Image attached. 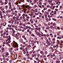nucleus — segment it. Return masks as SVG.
Instances as JSON below:
<instances>
[{"instance_id":"nucleus-58","label":"nucleus","mask_w":63,"mask_h":63,"mask_svg":"<svg viewBox=\"0 0 63 63\" xmlns=\"http://www.w3.org/2000/svg\"><path fill=\"white\" fill-rule=\"evenodd\" d=\"M3 32V31H0L1 33H2Z\"/></svg>"},{"instance_id":"nucleus-42","label":"nucleus","mask_w":63,"mask_h":63,"mask_svg":"<svg viewBox=\"0 0 63 63\" xmlns=\"http://www.w3.org/2000/svg\"><path fill=\"white\" fill-rule=\"evenodd\" d=\"M57 28L58 29V30H60V28L59 27H57Z\"/></svg>"},{"instance_id":"nucleus-23","label":"nucleus","mask_w":63,"mask_h":63,"mask_svg":"<svg viewBox=\"0 0 63 63\" xmlns=\"http://www.w3.org/2000/svg\"><path fill=\"white\" fill-rule=\"evenodd\" d=\"M23 59L24 60H25V61H26V58L25 57H24L23 58Z\"/></svg>"},{"instance_id":"nucleus-8","label":"nucleus","mask_w":63,"mask_h":63,"mask_svg":"<svg viewBox=\"0 0 63 63\" xmlns=\"http://www.w3.org/2000/svg\"><path fill=\"white\" fill-rule=\"evenodd\" d=\"M14 47H18V46L17 44H16V45H15Z\"/></svg>"},{"instance_id":"nucleus-1","label":"nucleus","mask_w":63,"mask_h":63,"mask_svg":"<svg viewBox=\"0 0 63 63\" xmlns=\"http://www.w3.org/2000/svg\"><path fill=\"white\" fill-rule=\"evenodd\" d=\"M60 3H61V2H60V1H58V2H56V4H58V6H59V5H60Z\"/></svg>"},{"instance_id":"nucleus-31","label":"nucleus","mask_w":63,"mask_h":63,"mask_svg":"<svg viewBox=\"0 0 63 63\" xmlns=\"http://www.w3.org/2000/svg\"><path fill=\"white\" fill-rule=\"evenodd\" d=\"M15 37L16 38V39H17V40H18V39H19V38L17 36H15Z\"/></svg>"},{"instance_id":"nucleus-3","label":"nucleus","mask_w":63,"mask_h":63,"mask_svg":"<svg viewBox=\"0 0 63 63\" xmlns=\"http://www.w3.org/2000/svg\"><path fill=\"white\" fill-rule=\"evenodd\" d=\"M0 3H1V5H3V4H4V2H3L1 0H0Z\"/></svg>"},{"instance_id":"nucleus-26","label":"nucleus","mask_w":63,"mask_h":63,"mask_svg":"<svg viewBox=\"0 0 63 63\" xmlns=\"http://www.w3.org/2000/svg\"><path fill=\"white\" fill-rule=\"evenodd\" d=\"M56 11H55L54 12V14L55 15H56Z\"/></svg>"},{"instance_id":"nucleus-53","label":"nucleus","mask_w":63,"mask_h":63,"mask_svg":"<svg viewBox=\"0 0 63 63\" xmlns=\"http://www.w3.org/2000/svg\"><path fill=\"white\" fill-rule=\"evenodd\" d=\"M2 19V18H3V16H2L0 17Z\"/></svg>"},{"instance_id":"nucleus-27","label":"nucleus","mask_w":63,"mask_h":63,"mask_svg":"<svg viewBox=\"0 0 63 63\" xmlns=\"http://www.w3.org/2000/svg\"><path fill=\"white\" fill-rule=\"evenodd\" d=\"M38 58H39V56H40V55L39 54H38L37 55Z\"/></svg>"},{"instance_id":"nucleus-14","label":"nucleus","mask_w":63,"mask_h":63,"mask_svg":"<svg viewBox=\"0 0 63 63\" xmlns=\"http://www.w3.org/2000/svg\"><path fill=\"white\" fill-rule=\"evenodd\" d=\"M57 38H58V39H61V37H59V36H58Z\"/></svg>"},{"instance_id":"nucleus-15","label":"nucleus","mask_w":63,"mask_h":63,"mask_svg":"<svg viewBox=\"0 0 63 63\" xmlns=\"http://www.w3.org/2000/svg\"><path fill=\"white\" fill-rule=\"evenodd\" d=\"M32 44H34L35 42H34V40L32 41Z\"/></svg>"},{"instance_id":"nucleus-54","label":"nucleus","mask_w":63,"mask_h":63,"mask_svg":"<svg viewBox=\"0 0 63 63\" xmlns=\"http://www.w3.org/2000/svg\"><path fill=\"white\" fill-rule=\"evenodd\" d=\"M7 4V2H4V5H6V4Z\"/></svg>"},{"instance_id":"nucleus-22","label":"nucleus","mask_w":63,"mask_h":63,"mask_svg":"<svg viewBox=\"0 0 63 63\" xmlns=\"http://www.w3.org/2000/svg\"><path fill=\"white\" fill-rule=\"evenodd\" d=\"M34 29V28H31V31H32V30H35V29Z\"/></svg>"},{"instance_id":"nucleus-59","label":"nucleus","mask_w":63,"mask_h":63,"mask_svg":"<svg viewBox=\"0 0 63 63\" xmlns=\"http://www.w3.org/2000/svg\"><path fill=\"white\" fill-rule=\"evenodd\" d=\"M12 14L13 15H15V12L13 11L12 12Z\"/></svg>"},{"instance_id":"nucleus-13","label":"nucleus","mask_w":63,"mask_h":63,"mask_svg":"<svg viewBox=\"0 0 63 63\" xmlns=\"http://www.w3.org/2000/svg\"><path fill=\"white\" fill-rule=\"evenodd\" d=\"M50 37H53V35H52V33H50Z\"/></svg>"},{"instance_id":"nucleus-4","label":"nucleus","mask_w":63,"mask_h":63,"mask_svg":"<svg viewBox=\"0 0 63 63\" xmlns=\"http://www.w3.org/2000/svg\"><path fill=\"white\" fill-rule=\"evenodd\" d=\"M8 40H10L11 39V36H9L8 37Z\"/></svg>"},{"instance_id":"nucleus-5","label":"nucleus","mask_w":63,"mask_h":63,"mask_svg":"<svg viewBox=\"0 0 63 63\" xmlns=\"http://www.w3.org/2000/svg\"><path fill=\"white\" fill-rule=\"evenodd\" d=\"M56 63H60V62L59 60H57V61H56Z\"/></svg>"},{"instance_id":"nucleus-64","label":"nucleus","mask_w":63,"mask_h":63,"mask_svg":"<svg viewBox=\"0 0 63 63\" xmlns=\"http://www.w3.org/2000/svg\"><path fill=\"white\" fill-rule=\"evenodd\" d=\"M61 43H63V40L61 41Z\"/></svg>"},{"instance_id":"nucleus-30","label":"nucleus","mask_w":63,"mask_h":63,"mask_svg":"<svg viewBox=\"0 0 63 63\" xmlns=\"http://www.w3.org/2000/svg\"><path fill=\"white\" fill-rule=\"evenodd\" d=\"M8 12H9V13H11V10H9L8 11Z\"/></svg>"},{"instance_id":"nucleus-62","label":"nucleus","mask_w":63,"mask_h":63,"mask_svg":"<svg viewBox=\"0 0 63 63\" xmlns=\"http://www.w3.org/2000/svg\"><path fill=\"white\" fill-rule=\"evenodd\" d=\"M26 17L27 18H29V19L30 18V17H29L28 16H27Z\"/></svg>"},{"instance_id":"nucleus-20","label":"nucleus","mask_w":63,"mask_h":63,"mask_svg":"<svg viewBox=\"0 0 63 63\" xmlns=\"http://www.w3.org/2000/svg\"><path fill=\"white\" fill-rule=\"evenodd\" d=\"M26 29H23V30H22V32H24V31H25V30H26Z\"/></svg>"},{"instance_id":"nucleus-7","label":"nucleus","mask_w":63,"mask_h":63,"mask_svg":"<svg viewBox=\"0 0 63 63\" xmlns=\"http://www.w3.org/2000/svg\"><path fill=\"white\" fill-rule=\"evenodd\" d=\"M6 24H7V23H6V22L4 23L3 24V26H6Z\"/></svg>"},{"instance_id":"nucleus-37","label":"nucleus","mask_w":63,"mask_h":63,"mask_svg":"<svg viewBox=\"0 0 63 63\" xmlns=\"http://www.w3.org/2000/svg\"><path fill=\"white\" fill-rule=\"evenodd\" d=\"M48 39H49V41H50L51 40V39H50V38L48 37Z\"/></svg>"},{"instance_id":"nucleus-49","label":"nucleus","mask_w":63,"mask_h":63,"mask_svg":"<svg viewBox=\"0 0 63 63\" xmlns=\"http://www.w3.org/2000/svg\"><path fill=\"white\" fill-rule=\"evenodd\" d=\"M25 35H23L22 36V38H24L25 37Z\"/></svg>"},{"instance_id":"nucleus-25","label":"nucleus","mask_w":63,"mask_h":63,"mask_svg":"<svg viewBox=\"0 0 63 63\" xmlns=\"http://www.w3.org/2000/svg\"><path fill=\"white\" fill-rule=\"evenodd\" d=\"M21 2H24V1H22L21 2H20V1H19V4H21Z\"/></svg>"},{"instance_id":"nucleus-2","label":"nucleus","mask_w":63,"mask_h":63,"mask_svg":"<svg viewBox=\"0 0 63 63\" xmlns=\"http://www.w3.org/2000/svg\"><path fill=\"white\" fill-rule=\"evenodd\" d=\"M38 32V33H36V35H37V36H39V37H41V36H40V33Z\"/></svg>"},{"instance_id":"nucleus-21","label":"nucleus","mask_w":63,"mask_h":63,"mask_svg":"<svg viewBox=\"0 0 63 63\" xmlns=\"http://www.w3.org/2000/svg\"><path fill=\"white\" fill-rule=\"evenodd\" d=\"M47 29H49V27L48 26H47V27H46V28Z\"/></svg>"},{"instance_id":"nucleus-63","label":"nucleus","mask_w":63,"mask_h":63,"mask_svg":"<svg viewBox=\"0 0 63 63\" xmlns=\"http://www.w3.org/2000/svg\"><path fill=\"white\" fill-rule=\"evenodd\" d=\"M34 63H37V62L36 61H34Z\"/></svg>"},{"instance_id":"nucleus-50","label":"nucleus","mask_w":63,"mask_h":63,"mask_svg":"<svg viewBox=\"0 0 63 63\" xmlns=\"http://www.w3.org/2000/svg\"><path fill=\"white\" fill-rule=\"evenodd\" d=\"M39 58H36V60H39Z\"/></svg>"},{"instance_id":"nucleus-35","label":"nucleus","mask_w":63,"mask_h":63,"mask_svg":"<svg viewBox=\"0 0 63 63\" xmlns=\"http://www.w3.org/2000/svg\"><path fill=\"white\" fill-rule=\"evenodd\" d=\"M38 7H40V8H42V6L40 5H38Z\"/></svg>"},{"instance_id":"nucleus-12","label":"nucleus","mask_w":63,"mask_h":63,"mask_svg":"<svg viewBox=\"0 0 63 63\" xmlns=\"http://www.w3.org/2000/svg\"><path fill=\"white\" fill-rule=\"evenodd\" d=\"M43 33H42V34H40V36H39L40 37H41V36H42V37H43Z\"/></svg>"},{"instance_id":"nucleus-61","label":"nucleus","mask_w":63,"mask_h":63,"mask_svg":"<svg viewBox=\"0 0 63 63\" xmlns=\"http://www.w3.org/2000/svg\"><path fill=\"white\" fill-rule=\"evenodd\" d=\"M30 59L31 60H33V58H30Z\"/></svg>"},{"instance_id":"nucleus-9","label":"nucleus","mask_w":63,"mask_h":63,"mask_svg":"<svg viewBox=\"0 0 63 63\" xmlns=\"http://www.w3.org/2000/svg\"><path fill=\"white\" fill-rule=\"evenodd\" d=\"M33 51H34V50H32L31 51H30L29 52V54H31L32 53V52H33Z\"/></svg>"},{"instance_id":"nucleus-32","label":"nucleus","mask_w":63,"mask_h":63,"mask_svg":"<svg viewBox=\"0 0 63 63\" xmlns=\"http://www.w3.org/2000/svg\"><path fill=\"white\" fill-rule=\"evenodd\" d=\"M34 54H32V57H34Z\"/></svg>"},{"instance_id":"nucleus-29","label":"nucleus","mask_w":63,"mask_h":63,"mask_svg":"<svg viewBox=\"0 0 63 63\" xmlns=\"http://www.w3.org/2000/svg\"><path fill=\"white\" fill-rule=\"evenodd\" d=\"M26 55L27 56H30V54H29L28 53H27V54H26Z\"/></svg>"},{"instance_id":"nucleus-18","label":"nucleus","mask_w":63,"mask_h":63,"mask_svg":"<svg viewBox=\"0 0 63 63\" xmlns=\"http://www.w3.org/2000/svg\"><path fill=\"white\" fill-rule=\"evenodd\" d=\"M18 50V48H17L15 49V51H17V50Z\"/></svg>"},{"instance_id":"nucleus-33","label":"nucleus","mask_w":63,"mask_h":63,"mask_svg":"<svg viewBox=\"0 0 63 63\" xmlns=\"http://www.w3.org/2000/svg\"><path fill=\"white\" fill-rule=\"evenodd\" d=\"M40 49H38V50H37L36 51L37 52H39V51H40Z\"/></svg>"},{"instance_id":"nucleus-40","label":"nucleus","mask_w":63,"mask_h":63,"mask_svg":"<svg viewBox=\"0 0 63 63\" xmlns=\"http://www.w3.org/2000/svg\"><path fill=\"white\" fill-rule=\"evenodd\" d=\"M59 47V46H58V45H56V47Z\"/></svg>"},{"instance_id":"nucleus-6","label":"nucleus","mask_w":63,"mask_h":63,"mask_svg":"<svg viewBox=\"0 0 63 63\" xmlns=\"http://www.w3.org/2000/svg\"><path fill=\"white\" fill-rule=\"evenodd\" d=\"M52 28L53 30H55V27H52Z\"/></svg>"},{"instance_id":"nucleus-56","label":"nucleus","mask_w":63,"mask_h":63,"mask_svg":"<svg viewBox=\"0 0 63 63\" xmlns=\"http://www.w3.org/2000/svg\"><path fill=\"white\" fill-rule=\"evenodd\" d=\"M33 52V53H36V51H34Z\"/></svg>"},{"instance_id":"nucleus-57","label":"nucleus","mask_w":63,"mask_h":63,"mask_svg":"<svg viewBox=\"0 0 63 63\" xmlns=\"http://www.w3.org/2000/svg\"><path fill=\"white\" fill-rule=\"evenodd\" d=\"M54 50V49H52V52H53Z\"/></svg>"},{"instance_id":"nucleus-34","label":"nucleus","mask_w":63,"mask_h":63,"mask_svg":"<svg viewBox=\"0 0 63 63\" xmlns=\"http://www.w3.org/2000/svg\"><path fill=\"white\" fill-rule=\"evenodd\" d=\"M19 17V16H17L16 17V18L17 19Z\"/></svg>"},{"instance_id":"nucleus-45","label":"nucleus","mask_w":63,"mask_h":63,"mask_svg":"<svg viewBox=\"0 0 63 63\" xmlns=\"http://www.w3.org/2000/svg\"><path fill=\"white\" fill-rule=\"evenodd\" d=\"M16 20L17 21H18V20H20V19H17V18L16 19Z\"/></svg>"},{"instance_id":"nucleus-10","label":"nucleus","mask_w":63,"mask_h":63,"mask_svg":"<svg viewBox=\"0 0 63 63\" xmlns=\"http://www.w3.org/2000/svg\"><path fill=\"white\" fill-rule=\"evenodd\" d=\"M31 45H27V47H31Z\"/></svg>"},{"instance_id":"nucleus-46","label":"nucleus","mask_w":63,"mask_h":63,"mask_svg":"<svg viewBox=\"0 0 63 63\" xmlns=\"http://www.w3.org/2000/svg\"><path fill=\"white\" fill-rule=\"evenodd\" d=\"M55 10L56 11V12H57V11H58V9H55Z\"/></svg>"},{"instance_id":"nucleus-47","label":"nucleus","mask_w":63,"mask_h":63,"mask_svg":"<svg viewBox=\"0 0 63 63\" xmlns=\"http://www.w3.org/2000/svg\"><path fill=\"white\" fill-rule=\"evenodd\" d=\"M23 25L24 26H25L26 25H25V24H23Z\"/></svg>"},{"instance_id":"nucleus-38","label":"nucleus","mask_w":63,"mask_h":63,"mask_svg":"<svg viewBox=\"0 0 63 63\" xmlns=\"http://www.w3.org/2000/svg\"><path fill=\"white\" fill-rule=\"evenodd\" d=\"M55 40V38H54L53 39V41H54Z\"/></svg>"},{"instance_id":"nucleus-17","label":"nucleus","mask_w":63,"mask_h":63,"mask_svg":"<svg viewBox=\"0 0 63 63\" xmlns=\"http://www.w3.org/2000/svg\"><path fill=\"white\" fill-rule=\"evenodd\" d=\"M52 20H54V21H56V19L52 18Z\"/></svg>"},{"instance_id":"nucleus-19","label":"nucleus","mask_w":63,"mask_h":63,"mask_svg":"<svg viewBox=\"0 0 63 63\" xmlns=\"http://www.w3.org/2000/svg\"><path fill=\"white\" fill-rule=\"evenodd\" d=\"M8 26L9 27H12V25H8Z\"/></svg>"},{"instance_id":"nucleus-39","label":"nucleus","mask_w":63,"mask_h":63,"mask_svg":"<svg viewBox=\"0 0 63 63\" xmlns=\"http://www.w3.org/2000/svg\"><path fill=\"white\" fill-rule=\"evenodd\" d=\"M27 58L28 59H30V57L29 56Z\"/></svg>"},{"instance_id":"nucleus-41","label":"nucleus","mask_w":63,"mask_h":63,"mask_svg":"<svg viewBox=\"0 0 63 63\" xmlns=\"http://www.w3.org/2000/svg\"><path fill=\"white\" fill-rule=\"evenodd\" d=\"M6 55H7L8 56L9 55V53L7 52V53Z\"/></svg>"},{"instance_id":"nucleus-36","label":"nucleus","mask_w":63,"mask_h":63,"mask_svg":"<svg viewBox=\"0 0 63 63\" xmlns=\"http://www.w3.org/2000/svg\"><path fill=\"white\" fill-rule=\"evenodd\" d=\"M46 36H47V37H49V34H47L46 35Z\"/></svg>"},{"instance_id":"nucleus-55","label":"nucleus","mask_w":63,"mask_h":63,"mask_svg":"<svg viewBox=\"0 0 63 63\" xmlns=\"http://www.w3.org/2000/svg\"><path fill=\"white\" fill-rule=\"evenodd\" d=\"M44 15L45 16H47V14H45Z\"/></svg>"},{"instance_id":"nucleus-24","label":"nucleus","mask_w":63,"mask_h":63,"mask_svg":"<svg viewBox=\"0 0 63 63\" xmlns=\"http://www.w3.org/2000/svg\"><path fill=\"white\" fill-rule=\"evenodd\" d=\"M31 35L32 36H34L35 37H36V36H35V35H34V34H31Z\"/></svg>"},{"instance_id":"nucleus-43","label":"nucleus","mask_w":63,"mask_h":63,"mask_svg":"<svg viewBox=\"0 0 63 63\" xmlns=\"http://www.w3.org/2000/svg\"><path fill=\"white\" fill-rule=\"evenodd\" d=\"M52 55V53H49V55H50V56H51V55Z\"/></svg>"},{"instance_id":"nucleus-28","label":"nucleus","mask_w":63,"mask_h":63,"mask_svg":"<svg viewBox=\"0 0 63 63\" xmlns=\"http://www.w3.org/2000/svg\"><path fill=\"white\" fill-rule=\"evenodd\" d=\"M44 37H45L46 38H47V36H46V34H44L43 35H42Z\"/></svg>"},{"instance_id":"nucleus-52","label":"nucleus","mask_w":63,"mask_h":63,"mask_svg":"<svg viewBox=\"0 0 63 63\" xmlns=\"http://www.w3.org/2000/svg\"><path fill=\"white\" fill-rule=\"evenodd\" d=\"M6 14H8V11H6Z\"/></svg>"},{"instance_id":"nucleus-44","label":"nucleus","mask_w":63,"mask_h":63,"mask_svg":"<svg viewBox=\"0 0 63 63\" xmlns=\"http://www.w3.org/2000/svg\"><path fill=\"white\" fill-rule=\"evenodd\" d=\"M34 56H35V57H36V56H37V54H34Z\"/></svg>"},{"instance_id":"nucleus-48","label":"nucleus","mask_w":63,"mask_h":63,"mask_svg":"<svg viewBox=\"0 0 63 63\" xmlns=\"http://www.w3.org/2000/svg\"><path fill=\"white\" fill-rule=\"evenodd\" d=\"M37 1H36V0H35L34 2V3L35 4V3H36V2H37Z\"/></svg>"},{"instance_id":"nucleus-51","label":"nucleus","mask_w":63,"mask_h":63,"mask_svg":"<svg viewBox=\"0 0 63 63\" xmlns=\"http://www.w3.org/2000/svg\"><path fill=\"white\" fill-rule=\"evenodd\" d=\"M26 28L27 29H28V28H29V27L28 26H26Z\"/></svg>"},{"instance_id":"nucleus-16","label":"nucleus","mask_w":63,"mask_h":63,"mask_svg":"<svg viewBox=\"0 0 63 63\" xmlns=\"http://www.w3.org/2000/svg\"><path fill=\"white\" fill-rule=\"evenodd\" d=\"M1 49H2V51H5V49L4 48V47H2L1 48Z\"/></svg>"},{"instance_id":"nucleus-60","label":"nucleus","mask_w":63,"mask_h":63,"mask_svg":"<svg viewBox=\"0 0 63 63\" xmlns=\"http://www.w3.org/2000/svg\"><path fill=\"white\" fill-rule=\"evenodd\" d=\"M56 36H57V35L56 34H55L54 35V37H56Z\"/></svg>"},{"instance_id":"nucleus-11","label":"nucleus","mask_w":63,"mask_h":63,"mask_svg":"<svg viewBox=\"0 0 63 63\" xmlns=\"http://www.w3.org/2000/svg\"><path fill=\"white\" fill-rule=\"evenodd\" d=\"M2 11H0V16H2Z\"/></svg>"}]
</instances>
